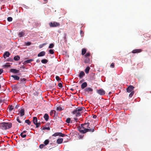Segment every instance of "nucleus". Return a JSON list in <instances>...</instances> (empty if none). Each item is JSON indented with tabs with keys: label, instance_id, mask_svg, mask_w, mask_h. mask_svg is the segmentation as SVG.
Instances as JSON below:
<instances>
[{
	"label": "nucleus",
	"instance_id": "1",
	"mask_svg": "<svg viewBox=\"0 0 151 151\" xmlns=\"http://www.w3.org/2000/svg\"><path fill=\"white\" fill-rule=\"evenodd\" d=\"M89 124V123L88 122L81 124V127L80 128V129L79 130V132L83 134H85L88 132V131H93V129H87V128L88 127Z\"/></svg>",
	"mask_w": 151,
	"mask_h": 151
},
{
	"label": "nucleus",
	"instance_id": "2",
	"mask_svg": "<svg viewBox=\"0 0 151 151\" xmlns=\"http://www.w3.org/2000/svg\"><path fill=\"white\" fill-rule=\"evenodd\" d=\"M12 125L11 122H3L0 123V128L2 130H6L10 128Z\"/></svg>",
	"mask_w": 151,
	"mask_h": 151
},
{
	"label": "nucleus",
	"instance_id": "3",
	"mask_svg": "<svg viewBox=\"0 0 151 151\" xmlns=\"http://www.w3.org/2000/svg\"><path fill=\"white\" fill-rule=\"evenodd\" d=\"M49 24L50 27H59L60 26V24L59 23L55 22H50Z\"/></svg>",
	"mask_w": 151,
	"mask_h": 151
},
{
	"label": "nucleus",
	"instance_id": "4",
	"mask_svg": "<svg viewBox=\"0 0 151 151\" xmlns=\"http://www.w3.org/2000/svg\"><path fill=\"white\" fill-rule=\"evenodd\" d=\"M25 119L24 118L23 116L19 115V116H17V121L19 123H21L22 121H23Z\"/></svg>",
	"mask_w": 151,
	"mask_h": 151
},
{
	"label": "nucleus",
	"instance_id": "5",
	"mask_svg": "<svg viewBox=\"0 0 151 151\" xmlns=\"http://www.w3.org/2000/svg\"><path fill=\"white\" fill-rule=\"evenodd\" d=\"M72 114H75L76 117H78L81 115V112L78 111L77 109H76L72 112Z\"/></svg>",
	"mask_w": 151,
	"mask_h": 151
},
{
	"label": "nucleus",
	"instance_id": "6",
	"mask_svg": "<svg viewBox=\"0 0 151 151\" xmlns=\"http://www.w3.org/2000/svg\"><path fill=\"white\" fill-rule=\"evenodd\" d=\"M134 87L132 86H130L127 88V91L128 93H130L133 91V89Z\"/></svg>",
	"mask_w": 151,
	"mask_h": 151
},
{
	"label": "nucleus",
	"instance_id": "7",
	"mask_svg": "<svg viewBox=\"0 0 151 151\" xmlns=\"http://www.w3.org/2000/svg\"><path fill=\"white\" fill-rule=\"evenodd\" d=\"M97 93L100 95H104L105 93V91L102 89L97 90Z\"/></svg>",
	"mask_w": 151,
	"mask_h": 151
},
{
	"label": "nucleus",
	"instance_id": "8",
	"mask_svg": "<svg viewBox=\"0 0 151 151\" xmlns=\"http://www.w3.org/2000/svg\"><path fill=\"white\" fill-rule=\"evenodd\" d=\"M78 111L81 112V113L84 111L85 110V108L83 107H78L76 108Z\"/></svg>",
	"mask_w": 151,
	"mask_h": 151
},
{
	"label": "nucleus",
	"instance_id": "9",
	"mask_svg": "<svg viewBox=\"0 0 151 151\" xmlns=\"http://www.w3.org/2000/svg\"><path fill=\"white\" fill-rule=\"evenodd\" d=\"M142 50L141 49H136L133 50L132 52L133 53H137L142 52Z\"/></svg>",
	"mask_w": 151,
	"mask_h": 151
},
{
	"label": "nucleus",
	"instance_id": "10",
	"mask_svg": "<svg viewBox=\"0 0 151 151\" xmlns=\"http://www.w3.org/2000/svg\"><path fill=\"white\" fill-rule=\"evenodd\" d=\"M95 127L93 126V127H92L91 125H90V124H89V125L88 126V127L87 128V129H93V131H88V132H94L95 131Z\"/></svg>",
	"mask_w": 151,
	"mask_h": 151
},
{
	"label": "nucleus",
	"instance_id": "11",
	"mask_svg": "<svg viewBox=\"0 0 151 151\" xmlns=\"http://www.w3.org/2000/svg\"><path fill=\"white\" fill-rule=\"evenodd\" d=\"M10 71L14 73H16L19 72V70H17L14 68H12L10 70Z\"/></svg>",
	"mask_w": 151,
	"mask_h": 151
},
{
	"label": "nucleus",
	"instance_id": "12",
	"mask_svg": "<svg viewBox=\"0 0 151 151\" xmlns=\"http://www.w3.org/2000/svg\"><path fill=\"white\" fill-rule=\"evenodd\" d=\"M19 112L20 113L19 115L24 116V109L21 108Z\"/></svg>",
	"mask_w": 151,
	"mask_h": 151
},
{
	"label": "nucleus",
	"instance_id": "13",
	"mask_svg": "<svg viewBox=\"0 0 151 151\" xmlns=\"http://www.w3.org/2000/svg\"><path fill=\"white\" fill-rule=\"evenodd\" d=\"M25 34V32L24 30H23L18 34V35L20 37H21L24 35Z\"/></svg>",
	"mask_w": 151,
	"mask_h": 151
},
{
	"label": "nucleus",
	"instance_id": "14",
	"mask_svg": "<svg viewBox=\"0 0 151 151\" xmlns=\"http://www.w3.org/2000/svg\"><path fill=\"white\" fill-rule=\"evenodd\" d=\"M87 86V84L86 82H84L81 85V88L82 89H84Z\"/></svg>",
	"mask_w": 151,
	"mask_h": 151
},
{
	"label": "nucleus",
	"instance_id": "15",
	"mask_svg": "<svg viewBox=\"0 0 151 151\" xmlns=\"http://www.w3.org/2000/svg\"><path fill=\"white\" fill-rule=\"evenodd\" d=\"M45 51H42L38 54L37 56L39 57L43 56L45 55Z\"/></svg>",
	"mask_w": 151,
	"mask_h": 151
},
{
	"label": "nucleus",
	"instance_id": "16",
	"mask_svg": "<svg viewBox=\"0 0 151 151\" xmlns=\"http://www.w3.org/2000/svg\"><path fill=\"white\" fill-rule=\"evenodd\" d=\"M85 75V73L84 72H83V71H81L80 72V74H79V77L80 78H81L83 77V76H84Z\"/></svg>",
	"mask_w": 151,
	"mask_h": 151
},
{
	"label": "nucleus",
	"instance_id": "17",
	"mask_svg": "<svg viewBox=\"0 0 151 151\" xmlns=\"http://www.w3.org/2000/svg\"><path fill=\"white\" fill-rule=\"evenodd\" d=\"M44 118L46 121H47L49 118L48 114H45L44 116Z\"/></svg>",
	"mask_w": 151,
	"mask_h": 151
},
{
	"label": "nucleus",
	"instance_id": "18",
	"mask_svg": "<svg viewBox=\"0 0 151 151\" xmlns=\"http://www.w3.org/2000/svg\"><path fill=\"white\" fill-rule=\"evenodd\" d=\"M63 139L62 138L58 139L57 140V142L58 144H60L62 143L63 142Z\"/></svg>",
	"mask_w": 151,
	"mask_h": 151
},
{
	"label": "nucleus",
	"instance_id": "19",
	"mask_svg": "<svg viewBox=\"0 0 151 151\" xmlns=\"http://www.w3.org/2000/svg\"><path fill=\"white\" fill-rule=\"evenodd\" d=\"M85 91L88 92L90 91L92 92L93 91V89L87 87L85 89Z\"/></svg>",
	"mask_w": 151,
	"mask_h": 151
},
{
	"label": "nucleus",
	"instance_id": "20",
	"mask_svg": "<svg viewBox=\"0 0 151 151\" xmlns=\"http://www.w3.org/2000/svg\"><path fill=\"white\" fill-rule=\"evenodd\" d=\"M11 77L13 78L15 80H18L19 79V77L17 76L12 75Z\"/></svg>",
	"mask_w": 151,
	"mask_h": 151
},
{
	"label": "nucleus",
	"instance_id": "21",
	"mask_svg": "<svg viewBox=\"0 0 151 151\" xmlns=\"http://www.w3.org/2000/svg\"><path fill=\"white\" fill-rule=\"evenodd\" d=\"M90 69V67H89V66L87 67L86 68V69L85 70V72L87 74L88 73Z\"/></svg>",
	"mask_w": 151,
	"mask_h": 151
},
{
	"label": "nucleus",
	"instance_id": "22",
	"mask_svg": "<svg viewBox=\"0 0 151 151\" xmlns=\"http://www.w3.org/2000/svg\"><path fill=\"white\" fill-rule=\"evenodd\" d=\"M33 122L34 124L37 123V119L36 117H34L33 118Z\"/></svg>",
	"mask_w": 151,
	"mask_h": 151
},
{
	"label": "nucleus",
	"instance_id": "23",
	"mask_svg": "<svg viewBox=\"0 0 151 151\" xmlns=\"http://www.w3.org/2000/svg\"><path fill=\"white\" fill-rule=\"evenodd\" d=\"M90 61L89 58H86L84 60V62L85 63H90Z\"/></svg>",
	"mask_w": 151,
	"mask_h": 151
},
{
	"label": "nucleus",
	"instance_id": "24",
	"mask_svg": "<svg viewBox=\"0 0 151 151\" xmlns=\"http://www.w3.org/2000/svg\"><path fill=\"white\" fill-rule=\"evenodd\" d=\"M10 53L9 52H6L4 54V56H6V57H8L10 55Z\"/></svg>",
	"mask_w": 151,
	"mask_h": 151
},
{
	"label": "nucleus",
	"instance_id": "25",
	"mask_svg": "<svg viewBox=\"0 0 151 151\" xmlns=\"http://www.w3.org/2000/svg\"><path fill=\"white\" fill-rule=\"evenodd\" d=\"M14 59L15 61H18L19 60L20 57L18 55H16L14 56Z\"/></svg>",
	"mask_w": 151,
	"mask_h": 151
},
{
	"label": "nucleus",
	"instance_id": "26",
	"mask_svg": "<svg viewBox=\"0 0 151 151\" xmlns=\"http://www.w3.org/2000/svg\"><path fill=\"white\" fill-rule=\"evenodd\" d=\"M86 50L85 49L83 48L82 50V55H84L86 52Z\"/></svg>",
	"mask_w": 151,
	"mask_h": 151
},
{
	"label": "nucleus",
	"instance_id": "27",
	"mask_svg": "<svg viewBox=\"0 0 151 151\" xmlns=\"http://www.w3.org/2000/svg\"><path fill=\"white\" fill-rule=\"evenodd\" d=\"M41 61L42 63L45 64L47 63L48 61L46 59H44L42 60Z\"/></svg>",
	"mask_w": 151,
	"mask_h": 151
},
{
	"label": "nucleus",
	"instance_id": "28",
	"mask_svg": "<svg viewBox=\"0 0 151 151\" xmlns=\"http://www.w3.org/2000/svg\"><path fill=\"white\" fill-rule=\"evenodd\" d=\"M45 129L50 130V128L49 127H45V126H44L43 128H42V130H45Z\"/></svg>",
	"mask_w": 151,
	"mask_h": 151
},
{
	"label": "nucleus",
	"instance_id": "29",
	"mask_svg": "<svg viewBox=\"0 0 151 151\" xmlns=\"http://www.w3.org/2000/svg\"><path fill=\"white\" fill-rule=\"evenodd\" d=\"M59 136L63 137L65 136H67V135L66 134H63L61 132H59Z\"/></svg>",
	"mask_w": 151,
	"mask_h": 151
},
{
	"label": "nucleus",
	"instance_id": "30",
	"mask_svg": "<svg viewBox=\"0 0 151 151\" xmlns=\"http://www.w3.org/2000/svg\"><path fill=\"white\" fill-rule=\"evenodd\" d=\"M71 121V119L70 118H68L66 120V122L68 123L69 124L70 122Z\"/></svg>",
	"mask_w": 151,
	"mask_h": 151
},
{
	"label": "nucleus",
	"instance_id": "31",
	"mask_svg": "<svg viewBox=\"0 0 151 151\" xmlns=\"http://www.w3.org/2000/svg\"><path fill=\"white\" fill-rule=\"evenodd\" d=\"M49 142V140L48 139H46L44 141V144L45 145H47L48 144Z\"/></svg>",
	"mask_w": 151,
	"mask_h": 151
},
{
	"label": "nucleus",
	"instance_id": "32",
	"mask_svg": "<svg viewBox=\"0 0 151 151\" xmlns=\"http://www.w3.org/2000/svg\"><path fill=\"white\" fill-rule=\"evenodd\" d=\"M33 60H32V59H29V60H27L25 61L24 62L25 63H30Z\"/></svg>",
	"mask_w": 151,
	"mask_h": 151
},
{
	"label": "nucleus",
	"instance_id": "33",
	"mask_svg": "<svg viewBox=\"0 0 151 151\" xmlns=\"http://www.w3.org/2000/svg\"><path fill=\"white\" fill-rule=\"evenodd\" d=\"M14 109V106H10L9 108V111H12Z\"/></svg>",
	"mask_w": 151,
	"mask_h": 151
},
{
	"label": "nucleus",
	"instance_id": "34",
	"mask_svg": "<svg viewBox=\"0 0 151 151\" xmlns=\"http://www.w3.org/2000/svg\"><path fill=\"white\" fill-rule=\"evenodd\" d=\"M21 81V83H25L26 81V79L24 78H21L20 79Z\"/></svg>",
	"mask_w": 151,
	"mask_h": 151
},
{
	"label": "nucleus",
	"instance_id": "35",
	"mask_svg": "<svg viewBox=\"0 0 151 151\" xmlns=\"http://www.w3.org/2000/svg\"><path fill=\"white\" fill-rule=\"evenodd\" d=\"M56 109L57 110L59 111H61L63 110V109L62 107L60 106L58 107Z\"/></svg>",
	"mask_w": 151,
	"mask_h": 151
},
{
	"label": "nucleus",
	"instance_id": "36",
	"mask_svg": "<svg viewBox=\"0 0 151 151\" xmlns=\"http://www.w3.org/2000/svg\"><path fill=\"white\" fill-rule=\"evenodd\" d=\"M54 46V44L53 43H51L50 44L48 47L49 48H52Z\"/></svg>",
	"mask_w": 151,
	"mask_h": 151
},
{
	"label": "nucleus",
	"instance_id": "37",
	"mask_svg": "<svg viewBox=\"0 0 151 151\" xmlns=\"http://www.w3.org/2000/svg\"><path fill=\"white\" fill-rule=\"evenodd\" d=\"M131 93L129 94V97L130 98H131L132 97L134 93V91H132V92H131Z\"/></svg>",
	"mask_w": 151,
	"mask_h": 151
},
{
	"label": "nucleus",
	"instance_id": "38",
	"mask_svg": "<svg viewBox=\"0 0 151 151\" xmlns=\"http://www.w3.org/2000/svg\"><path fill=\"white\" fill-rule=\"evenodd\" d=\"M55 78L57 81L59 82L60 81L61 78L58 76H56Z\"/></svg>",
	"mask_w": 151,
	"mask_h": 151
},
{
	"label": "nucleus",
	"instance_id": "39",
	"mask_svg": "<svg viewBox=\"0 0 151 151\" xmlns=\"http://www.w3.org/2000/svg\"><path fill=\"white\" fill-rule=\"evenodd\" d=\"M59 132H56L54 134H52V136L56 137L59 136Z\"/></svg>",
	"mask_w": 151,
	"mask_h": 151
},
{
	"label": "nucleus",
	"instance_id": "40",
	"mask_svg": "<svg viewBox=\"0 0 151 151\" xmlns=\"http://www.w3.org/2000/svg\"><path fill=\"white\" fill-rule=\"evenodd\" d=\"M55 113L56 111H54V110H52L50 112V115L52 116L54 113L55 114Z\"/></svg>",
	"mask_w": 151,
	"mask_h": 151
},
{
	"label": "nucleus",
	"instance_id": "41",
	"mask_svg": "<svg viewBox=\"0 0 151 151\" xmlns=\"http://www.w3.org/2000/svg\"><path fill=\"white\" fill-rule=\"evenodd\" d=\"M49 52L50 54H53L54 53V50L52 49H50L49 50Z\"/></svg>",
	"mask_w": 151,
	"mask_h": 151
},
{
	"label": "nucleus",
	"instance_id": "42",
	"mask_svg": "<svg viewBox=\"0 0 151 151\" xmlns=\"http://www.w3.org/2000/svg\"><path fill=\"white\" fill-rule=\"evenodd\" d=\"M25 122L27 123L28 125H30L31 124V122L29 119L26 120L25 121Z\"/></svg>",
	"mask_w": 151,
	"mask_h": 151
},
{
	"label": "nucleus",
	"instance_id": "43",
	"mask_svg": "<svg viewBox=\"0 0 151 151\" xmlns=\"http://www.w3.org/2000/svg\"><path fill=\"white\" fill-rule=\"evenodd\" d=\"M41 124V123L40 122L37 123L36 124H35L36 125V127L38 128L39 127Z\"/></svg>",
	"mask_w": 151,
	"mask_h": 151
},
{
	"label": "nucleus",
	"instance_id": "44",
	"mask_svg": "<svg viewBox=\"0 0 151 151\" xmlns=\"http://www.w3.org/2000/svg\"><path fill=\"white\" fill-rule=\"evenodd\" d=\"M23 134L22 133H21L20 134V135L22 138H25V137H26V135L25 134L23 135Z\"/></svg>",
	"mask_w": 151,
	"mask_h": 151
},
{
	"label": "nucleus",
	"instance_id": "45",
	"mask_svg": "<svg viewBox=\"0 0 151 151\" xmlns=\"http://www.w3.org/2000/svg\"><path fill=\"white\" fill-rule=\"evenodd\" d=\"M12 17H8V18H7V20L9 22L12 21Z\"/></svg>",
	"mask_w": 151,
	"mask_h": 151
},
{
	"label": "nucleus",
	"instance_id": "46",
	"mask_svg": "<svg viewBox=\"0 0 151 151\" xmlns=\"http://www.w3.org/2000/svg\"><path fill=\"white\" fill-rule=\"evenodd\" d=\"M31 44V43L30 42H25V44L29 46Z\"/></svg>",
	"mask_w": 151,
	"mask_h": 151
},
{
	"label": "nucleus",
	"instance_id": "47",
	"mask_svg": "<svg viewBox=\"0 0 151 151\" xmlns=\"http://www.w3.org/2000/svg\"><path fill=\"white\" fill-rule=\"evenodd\" d=\"M111 68H114V63H111L110 66Z\"/></svg>",
	"mask_w": 151,
	"mask_h": 151
},
{
	"label": "nucleus",
	"instance_id": "48",
	"mask_svg": "<svg viewBox=\"0 0 151 151\" xmlns=\"http://www.w3.org/2000/svg\"><path fill=\"white\" fill-rule=\"evenodd\" d=\"M10 66H11V65L9 64H7L4 65L3 66L4 67L8 68V67H10Z\"/></svg>",
	"mask_w": 151,
	"mask_h": 151
},
{
	"label": "nucleus",
	"instance_id": "49",
	"mask_svg": "<svg viewBox=\"0 0 151 151\" xmlns=\"http://www.w3.org/2000/svg\"><path fill=\"white\" fill-rule=\"evenodd\" d=\"M90 55V52H87L85 55V56L86 57H88Z\"/></svg>",
	"mask_w": 151,
	"mask_h": 151
},
{
	"label": "nucleus",
	"instance_id": "50",
	"mask_svg": "<svg viewBox=\"0 0 151 151\" xmlns=\"http://www.w3.org/2000/svg\"><path fill=\"white\" fill-rule=\"evenodd\" d=\"M80 35L81 36H83V35H84V32L82 30H81L80 31Z\"/></svg>",
	"mask_w": 151,
	"mask_h": 151
},
{
	"label": "nucleus",
	"instance_id": "51",
	"mask_svg": "<svg viewBox=\"0 0 151 151\" xmlns=\"http://www.w3.org/2000/svg\"><path fill=\"white\" fill-rule=\"evenodd\" d=\"M58 86L60 88H61L63 86L62 84L61 83H58Z\"/></svg>",
	"mask_w": 151,
	"mask_h": 151
},
{
	"label": "nucleus",
	"instance_id": "52",
	"mask_svg": "<svg viewBox=\"0 0 151 151\" xmlns=\"http://www.w3.org/2000/svg\"><path fill=\"white\" fill-rule=\"evenodd\" d=\"M44 146L45 145L43 144H41L40 145L39 147L40 149H42Z\"/></svg>",
	"mask_w": 151,
	"mask_h": 151
},
{
	"label": "nucleus",
	"instance_id": "53",
	"mask_svg": "<svg viewBox=\"0 0 151 151\" xmlns=\"http://www.w3.org/2000/svg\"><path fill=\"white\" fill-rule=\"evenodd\" d=\"M45 44H42V45H40L39 46V48H42V47L43 46V45H45Z\"/></svg>",
	"mask_w": 151,
	"mask_h": 151
},
{
	"label": "nucleus",
	"instance_id": "54",
	"mask_svg": "<svg viewBox=\"0 0 151 151\" xmlns=\"http://www.w3.org/2000/svg\"><path fill=\"white\" fill-rule=\"evenodd\" d=\"M3 72V70L2 69H0V75H1Z\"/></svg>",
	"mask_w": 151,
	"mask_h": 151
},
{
	"label": "nucleus",
	"instance_id": "55",
	"mask_svg": "<svg viewBox=\"0 0 151 151\" xmlns=\"http://www.w3.org/2000/svg\"><path fill=\"white\" fill-rule=\"evenodd\" d=\"M74 119L76 121V122H77L78 120V119L76 118H74Z\"/></svg>",
	"mask_w": 151,
	"mask_h": 151
},
{
	"label": "nucleus",
	"instance_id": "56",
	"mask_svg": "<svg viewBox=\"0 0 151 151\" xmlns=\"http://www.w3.org/2000/svg\"><path fill=\"white\" fill-rule=\"evenodd\" d=\"M96 117H97V116L96 115H94L93 116V118H94V119L96 118Z\"/></svg>",
	"mask_w": 151,
	"mask_h": 151
},
{
	"label": "nucleus",
	"instance_id": "57",
	"mask_svg": "<svg viewBox=\"0 0 151 151\" xmlns=\"http://www.w3.org/2000/svg\"><path fill=\"white\" fill-rule=\"evenodd\" d=\"M27 131H26L24 130V131L22 132L21 133H22L23 134L24 133H26L27 132Z\"/></svg>",
	"mask_w": 151,
	"mask_h": 151
},
{
	"label": "nucleus",
	"instance_id": "58",
	"mask_svg": "<svg viewBox=\"0 0 151 151\" xmlns=\"http://www.w3.org/2000/svg\"><path fill=\"white\" fill-rule=\"evenodd\" d=\"M83 80H81V81H80V82H79V83H81L83 82Z\"/></svg>",
	"mask_w": 151,
	"mask_h": 151
},
{
	"label": "nucleus",
	"instance_id": "59",
	"mask_svg": "<svg viewBox=\"0 0 151 151\" xmlns=\"http://www.w3.org/2000/svg\"><path fill=\"white\" fill-rule=\"evenodd\" d=\"M40 62V60L39 59H37V60H36V62L37 63H39Z\"/></svg>",
	"mask_w": 151,
	"mask_h": 151
},
{
	"label": "nucleus",
	"instance_id": "60",
	"mask_svg": "<svg viewBox=\"0 0 151 151\" xmlns=\"http://www.w3.org/2000/svg\"><path fill=\"white\" fill-rule=\"evenodd\" d=\"M44 0V1H45V2L46 3H47V1H48V0Z\"/></svg>",
	"mask_w": 151,
	"mask_h": 151
},
{
	"label": "nucleus",
	"instance_id": "61",
	"mask_svg": "<svg viewBox=\"0 0 151 151\" xmlns=\"http://www.w3.org/2000/svg\"><path fill=\"white\" fill-rule=\"evenodd\" d=\"M70 90L72 91H73L74 90V89L73 88H71Z\"/></svg>",
	"mask_w": 151,
	"mask_h": 151
},
{
	"label": "nucleus",
	"instance_id": "62",
	"mask_svg": "<svg viewBox=\"0 0 151 151\" xmlns=\"http://www.w3.org/2000/svg\"><path fill=\"white\" fill-rule=\"evenodd\" d=\"M111 93V92H109V95H110Z\"/></svg>",
	"mask_w": 151,
	"mask_h": 151
},
{
	"label": "nucleus",
	"instance_id": "63",
	"mask_svg": "<svg viewBox=\"0 0 151 151\" xmlns=\"http://www.w3.org/2000/svg\"><path fill=\"white\" fill-rule=\"evenodd\" d=\"M1 85L0 84V88H1Z\"/></svg>",
	"mask_w": 151,
	"mask_h": 151
},
{
	"label": "nucleus",
	"instance_id": "64",
	"mask_svg": "<svg viewBox=\"0 0 151 151\" xmlns=\"http://www.w3.org/2000/svg\"><path fill=\"white\" fill-rule=\"evenodd\" d=\"M16 107L17 109V106H16Z\"/></svg>",
	"mask_w": 151,
	"mask_h": 151
}]
</instances>
